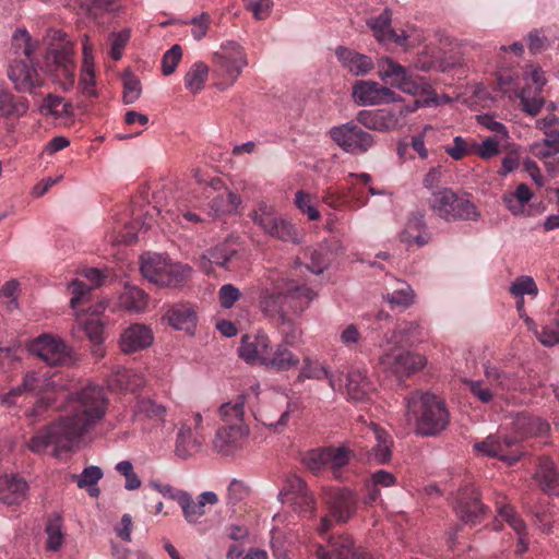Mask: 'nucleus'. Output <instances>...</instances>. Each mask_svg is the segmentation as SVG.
<instances>
[{"label":"nucleus","mask_w":559,"mask_h":559,"mask_svg":"<svg viewBox=\"0 0 559 559\" xmlns=\"http://www.w3.org/2000/svg\"><path fill=\"white\" fill-rule=\"evenodd\" d=\"M240 297V290L233 284H224L217 292L218 302L224 309H230Z\"/></svg>","instance_id":"63"},{"label":"nucleus","mask_w":559,"mask_h":559,"mask_svg":"<svg viewBox=\"0 0 559 559\" xmlns=\"http://www.w3.org/2000/svg\"><path fill=\"white\" fill-rule=\"evenodd\" d=\"M429 207L436 216L447 222L476 219L478 216L474 203L450 188L431 192Z\"/></svg>","instance_id":"7"},{"label":"nucleus","mask_w":559,"mask_h":559,"mask_svg":"<svg viewBox=\"0 0 559 559\" xmlns=\"http://www.w3.org/2000/svg\"><path fill=\"white\" fill-rule=\"evenodd\" d=\"M392 14L389 10H384L378 16H372L367 21V25L372 29L374 37L380 43H386L396 32L391 28Z\"/></svg>","instance_id":"46"},{"label":"nucleus","mask_w":559,"mask_h":559,"mask_svg":"<svg viewBox=\"0 0 559 559\" xmlns=\"http://www.w3.org/2000/svg\"><path fill=\"white\" fill-rule=\"evenodd\" d=\"M73 409L71 416L39 430L27 443L29 451L41 453L50 444L68 450L92 426L103 419L108 401L103 388L87 385L70 401Z\"/></svg>","instance_id":"2"},{"label":"nucleus","mask_w":559,"mask_h":559,"mask_svg":"<svg viewBox=\"0 0 559 559\" xmlns=\"http://www.w3.org/2000/svg\"><path fill=\"white\" fill-rule=\"evenodd\" d=\"M80 4L94 19L106 12L118 11L121 7L120 0H80Z\"/></svg>","instance_id":"52"},{"label":"nucleus","mask_w":559,"mask_h":559,"mask_svg":"<svg viewBox=\"0 0 559 559\" xmlns=\"http://www.w3.org/2000/svg\"><path fill=\"white\" fill-rule=\"evenodd\" d=\"M496 508L498 515L509 524V526L518 534V535H527L526 524L521 519V516L516 513V511L507 503V497L502 495H497L496 497Z\"/></svg>","instance_id":"42"},{"label":"nucleus","mask_w":559,"mask_h":559,"mask_svg":"<svg viewBox=\"0 0 559 559\" xmlns=\"http://www.w3.org/2000/svg\"><path fill=\"white\" fill-rule=\"evenodd\" d=\"M271 348L269 336L263 332H258L253 335H243L238 352L246 362L265 367Z\"/></svg>","instance_id":"22"},{"label":"nucleus","mask_w":559,"mask_h":559,"mask_svg":"<svg viewBox=\"0 0 559 559\" xmlns=\"http://www.w3.org/2000/svg\"><path fill=\"white\" fill-rule=\"evenodd\" d=\"M79 324L82 326L84 334L93 343L95 355H102L100 344L103 343V324L96 318L79 319Z\"/></svg>","instance_id":"50"},{"label":"nucleus","mask_w":559,"mask_h":559,"mask_svg":"<svg viewBox=\"0 0 559 559\" xmlns=\"http://www.w3.org/2000/svg\"><path fill=\"white\" fill-rule=\"evenodd\" d=\"M380 346L383 349L379 357L382 371L389 377H394L399 382L420 371L427 364L425 356L400 350V345H386L385 342H382Z\"/></svg>","instance_id":"8"},{"label":"nucleus","mask_w":559,"mask_h":559,"mask_svg":"<svg viewBox=\"0 0 559 559\" xmlns=\"http://www.w3.org/2000/svg\"><path fill=\"white\" fill-rule=\"evenodd\" d=\"M219 180L212 182V186L205 189L206 198H210L207 217H218L222 214L230 213L237 209L239 198L231 191L224 189L213 195Z\"/></svg>","instance_id":"27"},{"label":"nucleus","mask_w":559,"mask_h":559,"mask_svg":"<svg viewBox=\"0 0 559 559\" xmlns=\"http://www.w3.org/2000/svg\"><path fill=\"white\" fill-rule=\"evenodd\" d=\"M122 306L131 311H143L147 306V295L138 287H127L121 296Z\"/></svg>","instance_id":"51"},{"label":"nucleus","mask_w":559,"mask_h":559,"mask_svg":"<svg viewBox=\"0 0 559 559\" xmlns=\"http://www.w3.org/2000/svg\"><path fill=\"white\" fill-rule=\"evenodd\" d=\"M238 251L226 243L215 247L209 252V262L229 269V263L237 257Z\"/></svg>","instance_id":"55"},{"label":"nucleus","mask_w":559,"mask_h":559,"mask_svg":"<svg viewBox=\"0 0 559 559\" xmlns=\"http://www.w3.org/2000/svg\"><path fill=\"white\" fill-rule=\"evenodd\" d=\"M510 293L514 297H523L525 294L535 297L538 294V288L531 276H520L510 286Z\"/></svg>","instance_id":"61"},{"label":"nucleus","mask_w":559,"mask_h":559,"mask_svg":"<svg viewBox=\"0 0 559 559\" xmlns=\"http://www.w3.org/2000/svg\"><path fill=\"white\" fill-rule=\"evenodd\" d=\"M141 95V82L132 75L127 74L123 76V95L122 99L124 104H133L139 99Z\"/></svg>","instance_id":"62"},{"label":"nucleus","mask_w":559,"mask_h":559,"mask_svg":"<svg viewBox=\"0 0 559 559\" xmlns=\"http://www.w3.org/2000/svg\"><path fill=\"white\" fill-rule=\"evenodd\" d=\"M487 508L480 502L474 486L461 488L456 495L455 511L465 523L475 524L485 514Z\"/></svg>","instance_id":"23"},{"label":"nucleus","mask_w":559,"mask_h":559,"mask_svg":"<svg viewBox=\"0 0 559 559\" xmlns=\"http://www.w3.org/2000/svg\"><path fill=\"white\" fill-rule=\"evenodd\" d=\"M214 66L218 73L234 83L247 66L246 53L241 46L235 41H226L214 53Z\"/></svg>","instance_id":"17"},{"label":"nucleus","mask_w":559,"mask_h":559,"mask_svg":"<svg viewBox=\"0 0 559 559\" xmlns=\"http://www.w3.org/2000/svg\"><path fill=\"white\" fill-rule=\"evenodd\" d=\"M534 478L543 491L559 496V469L551 457H538Z\"/></svg>","instance_id":"31"},{"label":"nucleus","mask_w":559,"mask_h":559,"mask_svg":"<svg viewBox=\"0 0 559 559\" xmlns=\"http://www.w3.org/2000/svg\"><path fill=\"white\" fill-rule=\"evenodd\" d=\"M248 435V425H225L217 429L213 449L221 455L231 456L243 448Z\"/></svg>","instance_id":"21"},{"label":"nucleus","mask_w":559,"mask_h":559,"mask_svg":"<svg viewBox=\"0 0 559 559\" xmlns=\"http://www.w3.org/2000/svg\"><path fill=\"white\" fill-rule=\"evenodd\" d=\"M513 428L521 438H527L546 435L549 431L550 426L540 417L527 413H521L515 417Z\"/></svg>","instance_id":"38"},{"label":"nucleus","mask_w":559,"mask_h":559,"mask_svg":"<svg viewBox=\"0 0 559 559\" xmlns=\"http://www.w3.org/2000/svg\"><path fill=\"white\" fill-rule=\"evenodd\" d=\"M518 97L520 98L522 110L532 117L537 116L544 106V98L538 92H535L533 96H530L526 88H523L518 94Z\"/></svg>","instance_id":"59"},{"label":"nucleus","mask_w":559,"mask_h":559,"mask_svg":"<svg viewBox=\"0 0 559 559\" xmlns=\"http://www.w3.org/2000/svg\"><path fill=\"white\" fill-rule=\"evenodd\" d=\"M396 483V477L392 473L384 469L374 472L366 483V501L368 503L376 502L380 497L381 488L395 486Z\"/></svg>","instance_id":"41"},{"label":"nucleus","mask_w":559,"mask_h":559,"mask_svg":"<svg viewBox=\"0 0 559 559\" xmlns=\"http://www.w3.org/2000/svg\"><path fill=\"white\" fill-rule=\"evenodd\" d=\"M345 386L348 397L355 402L368 400L373 390L367 370L362 367H354L347 372Z\"/></svg>","instance_id":"33"},{"label":"nucleus","mask_w":559,"mask_h":559,"mask_svg":"<svg viewBox=\"0 0 559 559\" xmlns=\"http://www.w3.org/2000/svg\"><path fill=\"white\" fill-rule=\"evenodd\" d=\"M80 274L86 278L90 284L87 285L78 278L69 284V289L72 294L70 304L74 310L86 302L90 292L99 287L105 278L104 274L98 269H84Z\"/></svg>","instance_id":"25"},{"label":"nucleus","mask_w":559,"mask_h":559,"mask_svg":"<svg viewBox=\"0 0 559 559\" xmlns=\"http://www.w3.org/2000/svg\"><path fill=\"white\" fill-rule=\"evenodd\" d=\"M55 390V381H47L32 371L23 377L20 385L11 389L2 396L1 403L9 407L15 406L19 404L20 397L33 403L32 407L25 412V416L29 425H35L46 419L49 409L53 407L56 400L52 393Z\"/></svg>","instance_id":"3"},{"label":"nucleus","mask_w":559,"mask_h":559,"mask_svg":"<svg viewBox=\"0 0 559 559\" xmlns=\"http://www.w3.org/2000/svg\"><path fill=\"white\" fill-rule=\"evenodd\" d=\"M280 497L282 502L293 506L304 516L314 515L316 500L299 476L290 475L286 478Z\"/></svg>","instance_id":"16"},{"label":"nucleus","mask_w":559,"mask_h":559,"mask_svg":"<svg viewBox=\"0 0 559 559\" xmlns=\"http://www.w3.org/2000/svg\"><path fill=\"white\" fill-rule=\"evenodd\" d=\"M475 140L457 135L452 143L444 146V152L454 160H461L466 156L474 155Z\"/></svg>","instance_id":"48"},{"label":"nucleus","mask_w":559,"mask_h":559,"mask_svg":"<svg viewBox=\"0 0 559 559\" xmlns=\"http://www.w3.org/2000/svg\"><path fill=\"white\" fill-rule=\"evenodd\" d=\"M152 330L144 324H132L120 336V348L126 354L142 350L153 343Z\"/></svg>","instance_id":"28"},{"label":"nucleus","mask_w":559,"mask_h":559,"mask_svg":"<svg viewBox=\"0 0 559 559\" xmlns=\"http://www.w3.org/2000/svg\"><path fill=\"white\" fill-rule=\"evenodd\" d=\"M378 75L385 84L403 93L421 96L420 104L424 106L439 105L438 96L426 78L415 74L390 57L379 60Z\"/></svg>","instance_id":"5"},{"label":"nucleus","mask_w":559,"mask_h":559,"mask_svg":"<svg viewBox=\"0 0 559 559\" xmlns=\"http://www.w3.org/2000/svg\"><path fill=\"white\" fill-rule=\"evenodd\" d=\"M28 485L17 475L0 476V501L7 506L20 504L27 498Z\"/></svg>","instance_id":"30"},{"label":"nucleus","mask_w":559,"mask_h":559,"mask_svg":"<svg viewBox=\"0 0 559 559\" xmlns=\"http://www.w3.org/2000/svg\"><path fill=\"white\" fill-rule=\"evenodd\" d=\"M174 500H177L182 509L185 519L189 523H197L199 519L205 514L206 504H216L218 497L213 491L202 492L198 500L194 501L187 492L177 493L171 496Z\"/></svg>","instance_id":"24"},{"label":"nucleus","mask_w":559,"mask_h":559,"mask_svg":"<svg viewBox=\"0 0 559 559\" xmlns=\"http://www.w3.org/2000/svg\"><path fill=\"white\" fill-rule=\"evenodd\" d=\"M535 334L545 346H554L559 343V311L556 310L554 316L542 325L540 331H535Z\"/></svg>","instance_id":"49"},{"label":"nucleus","mask_w":559,"mask_h":559,"mask_svg":"<svg viewBox=\"0 0 559 559\" xmlns=\"http://www.w3.org/2000/svg\"><path fill=\"white\" fill-rule=\"evenodd\" d=\"M322 202L335 210L348 209L347 191L328 187L322 191Z\"/></svg>","instance_id":"57"},{"label":"nucleus","mask_w":559,"mask_h":559,"mask_svg":"<svg viewBox=\"0 0 559 559\" xmlns=\"http://www.w3.org/2000/svg\"><path fill=\"white\" fill-rule=\"evenodd\" d=\"M532 197L533 193L528 186L521 183L514 192H506L502 201L512 214L520 215L524 213L525 205Z\"/></svg>","instance_id":"44"},{"label":"nucleus","mask_w":559,"mask_h":559,"mask_svg":"<svg viewBox=\"0 0 559 559\" xmlns=\"http://www.w3.org/2000/svg\"><path fill=\"white\" fill-rule=\"evenodd\" d=\"M27 98L14 95L7 88L0 87V118L5 120L19 119L28 110Z\"/></svg>","instance_id":"36"},{"label":"nucleus","mask_w":559,"mask_h":559,"mask_svg":"<svg viewBox=\"0 0 559 559\" xmlns=\"http://www.w3.org/2000/svg\"><path fill=\"white\" fill-rule=\"evenodd\" d=\"M376 444L372 445L369 452V459L379 464H385L391 460L393 439L382 428L372 426L371 428Z\"/></svg>","instance_id":"40"},{"label":"nucleus","mask_w":559,"mask_h":559,"mask_svg":"<svg viewBox=\"0 0 559 559\" xmlns=\"http://www.w3.org/2000/svg\"><path fill=\"white\" fill-rule=\"evenodd\" d=\"M168 324L176 330L192 334L197 326V310L190 304L173 305L166 312Z\"/></svg>","instance_id":"34"},{"label":"nucleus","mask_w":559,"mask_h":559,"mask_svg":"<svg viewBox=\"0 0 559 559\" xmlns=\"http://www.w3.org/2000/svg\"><path fill=\"white\" fill-rule=\"evenodd\" d=\"M15 53L23 55L24 59L15 60L9 68V79L20 92L34 93L36 87L43 85V81L33 67L34 46L31 36L25 29H17L12 39Z\"/></svg>","instance_id":"6"},{"label":"nucleus","mask_w":559,"mask_h":559,"mask_svg":"<svg viewBox=\"0 0 559 559\" xmlns=\"http://www.w3.org/2000/svg\"><path fill=\"white\" fill-rule=\"evenodd\" d=\"M116 381L121 390L130 392H135L144 385L143 377L131 370H122L117 372Z\"/></svg>","instance_id":"60"},{"label":"nucleus","mask_w":559,"mask_h":559,"mask_svg":"<svg viewBox=\"0 0 559 559\" xmlns=\"http://www.w3.org/2000/svg\"><path fill=\"white\" fill-rule=\"evenodd\" d=\"M245 404L246 397L243 395H239L234 401L224 403L219 407L218 414L225 425H247L245 423Z\"/></svg>","instance_id":"43"},{"label":"nucleus","mask_w":559,"mask_h":559,"mask_svg":"<svg viewBox=\"0 0 559 559\" xmlns=\"http://www.w3.org/2000/svg\"><path fill=\"white\" fill-rule=\"evenodd\" d=\"M486 379L490 381V385H487L484 380H464V384L468 391L478 399L481 403H489L493 397V391L507 390L508 385L503 382V374L497 369H486Z\"/></svg>","instance_id":"26"},{"label":"nucleus","mask_w":559,"mask_h":559,"mask_svg":"<svg viewBox=\"0 0 559 559\" xmlns=\"http://www.w3.org/2000/svg\"><path fill=\"white\" fill-rule=\"evenodd\" d=\"M500 141L498 136H488L481 143L475 141L474 155L484 160H488L500 154Z\"/></svg>","instance_id":"58"},{"label":"nucleus","mask_w":559,"mask_h":559,"mask_svg":"<svg viewBox=\"0 0 559 559\" xmlns=\"http://www.w3.org/2000/svg\"><path fill=\"white\" fill-rule=\"evenodd\" d=\"M477 455L498 459L508 465L516 463L524 451L516 438L501 437L499 435H489L473 445Z\"/></svg>","instance_id":"13"},{"label":"nucleus","mask_w":559,"mask_h":559,"mask_svg":"<svg viewBox=\"0 0 559 559\" xmlns=\"http://www.w3.org/2000/svg\"><path fill=\"white\" fill-rule=\"evenodd\" d=\"M329 549L322 545L316 547V559H372V556L364 548L355 545L349 535L341 534L331 536L328 540Z\"/></svg>","instance_id":"18"},{"label":"nucleus","mask_w":559,"mask_h":559,"mask_svg":"<svg viewBox=\"0 0 559 559\" xmlns=\"http://www.w3.org/2000/svg\"><path fill=\"white\" fill-rule=\"evenodd\" d=\"M293 272L286 274L276 269L265 272L269 284L260 295V309L270 319L277 320L282 326L284 341L271 348L265 367L278 372L296 369L300 358L288 348L295 338L290 314H300L316 298L317 294L306 284L296 280Z\"/></svg>","instance_id":"1"},{"label":"nucleus","mask_w":559,"mask_h":559,"mask_svg":"<svg viewBox=\"0 0 559 559\" xmlns=\"http://www.w3.org/2000/svg\"><path fill=\"white\" fill-rule=\"evenodd\" d=\"M423 336V328L418 322H403L391 332H386L383 336V342L386 345H411L419 341Z\"/></svg>","instance_id":"39"},{"label":"nucleus","mask_w":559,"mask_h":559,"mask_svg":"<svg viewBox=\"0 0 559 559\" xmlns=\"http://www.w3.org/2000/svg\"><path fill=\"white\" fill-rule=\"evenodd\" d=\"M353 98L359 106L395 103L400 96L388 86L374 81H357L353 85Z\"/></svg>","instance_id":"19"},{"label":"nucleus","mask_w":559,"mask_h":559,"mask_svg":"<svg viewBox=\"0 0 559 559\" xmlns=\"http://www.w3.org/2000/svg\"><path fill=\"white\" fill-rule=\"evenodd\" d=\"M306 379L323 380L329 381V385L332 390L336 391L342 388L341 379L336 378L329 368L321 364L318 359L305 356L299 373L296 378L297 382H304Z\"/></svg>","instance_id":"29"},{"label":"nucleus","mask_w":559,"mask_h":559,"mask_svg":"<svg viewBox=\"0 0 559 559\" xmlns=\"http://www.w3.org/2000/svg\"><path fill=\"white\" fill-rule=\"evenodd\" d=\"M207 74L209 67L204 62L193 63L185 76L186 88L193 94L200 92L206 82Z\"/></svg>","instance_id":"47"},{"label":"nucleus","mask_w":559,"mask_h":559,"mask_svg":"<svg viewBox=\"0 0 559 559\" xmlns=\"http://www.w3.org/2000/svg\"><path fill=\"white\" fill-rule=\"evenodd\" d=\"M335 55L342 67L356 76L368 74L374 67L370 57L340 46Z\"/></svg>","instance_id":"32"},{"label":"nucleus","mask_w":559,"mask_h":559,"mask_svg":"<svg viewBox=\"0 0 559 559\" xmlns=\"http://www.w3.org/2000/svg\"><path fill=\"white\" fill-rule=\"evenodd\" d=\"M370 180V175L365 173L348 175L346 181L348 186L347 198L349 210H358L368 203V195L365 193V188L369 185Z\"/></svg>","instance_id":"37"},{"label":"nucleus","mask_w":559,"mask_h":559,"mask_svg":"<svg viewBox=\"0 0 559 559\" xmlns=\"http://www.w3.org/2000/svg\"><path fill=\"white\" fill-rule=\"evenodd\" d=\"M141 272L151 283L176 287L189 276L190 267L171 263L162 254H147L141 258Z\"/></svg>","instance_id":"9"},{"label":"nucleus","mask_w":559,"mask_h":559,"mask_svg":"<svg viewBox=\"0 0 559 559\" xmlns=\"http://www.w3.org/2000/svg\"><path fill=\"white\" fill-rule=\"evenodd\" d=\"M421 225H423V221L420 218L409 221L406 229L402 234V241L407 242L408 245L415 243L418 247L427 245L430 240V234L428 231L417 230V234L413 233L414 228L418 229Z\"/></svg>","instance_id":"56"},{"label":"nucleus","mask_w":559,"mask_h":559,"mask_svg":"<svg viewBox=\"0 0 559 559\" xmlns=\"http://www.w3.org/2000/svg\"><path fill=\"white\" fill-rule=\"evenodd\" d=\"M204 440V435L192 431L190 424H182L177 433L175 452L179 457L188 459L201 451Z\"/></svg>","instance_id":"35"},{"label":"nucleus","mask_w":559,"mask_h":559,"mask_svg":"<svg viewBox=\"0 0 559 559\" xmlns=\"http://www.w3.org/2000/svg\"><path fill=\"white\" fill-rule=\"evenodd\" d=\"M405 402L407 419L414 420L418 435L436 436L449 425L450 413L442 397L429 391L417 390Z\"/></svg>","instance_id":"4"},{"label":"nucleus","mask_w":559,"mask_h":559,"mask_svg":"<svg viewBox=\"0 0 559 559\" xmlns=\"http://www.w3.org/2000/svg\"><path fill=\"white\" fill-rule=\"evenodd\" d=\"M384 299L392 307L396 306L407 308L414 304L415 293L409 284L402 281H395L392 292H388Z\"/></svg>","instance_id":"45"},{"label":"nucleus","mask_w":559,"mask_h":559,"mask_svg":"<svg viewBox=\"0 0 559 559\" xmlns=\"http://www.w3.org/2000/svg\"><path fill=\"white\" fill-rule=\"evenodd\" d=\"M45 69L64 91L70 90L75 81L72 46L66 44L59 48H50L46 55Z\"/></svg>","instance_id":"14"},{"label":"nucleus","mask_w":559,"mask_h":559,"mask_svg":"<svg viewBox=\"0 0 559 559\" xmlns=\"http://www.w3.org/2000/svg\"><path fill=\"white\" fill-rule=\"evenodd\" d=\"M251 218L266 235L285 242L300 243L301 236L297 227L275 213L272 205L259 203L251 213Z\"/></svg>","instance_id":"12"},{"label":"nucleus","mask_w":559,"mask_h":559,"mask_svg":"<svg viewBox=\"0 0 559 559\" xmlns=\"http://www.w3.org/2000/svg\"><path fill=\"white\" fill-rule=\"evenodd\" d=\"M420 106H423L420 100H415L412 106L400 104L391 108L360 110L356 120L367 129L381 132L394 131L405 126L407 115Z\"/></svg>","instance_id":"10"},{"label":"nucleus","mask_w":559,"mask_h":559,"mask_svg":"<svg viewBox=\"0 0 559 559\" xmlns=\"http://www.w3.org/2000/svg\"><path fill=\"white\" fill-rule=\"evenodd\" d=\"M324 503L329 515L321 518L318 533L323 536L332 527L333 518L336 523L347 522L356 512L357 499L355 493L346 488H330L324 493Z\"/></svg>","instance_id":"11"},{"label":"nucleus","mask_w":559,"mask_h":559,"mask_svg":"<svg viewBox=\"0 0 559 559\" xmlns=\"http://www.w3.org/2000/svg\"><path fill=\"white\" fill-rule=\"evenodd\" d=\"M47 549L57 551L63 543L62 523L60 516H53L48 520L46 526Z\"/></svg>","instance_id":"53"},{"label":"nucleus","mask_w":559,"mask_h":559,"mask_svg":"<svg viewBox=\"0 0 559 559\" xmlns=\"http://www.w3.org/2000/svg\"><path fill=\"white\" fill-rule=\"evenodd\" d=\"M32 352L52 366L72 364L71 349L60 338L43 335L32 344Z\"/></svg>","instance_id":"20"},{"label":"nucleus","mask_w":559,"mask_h":559,"mask_svg":"<svg viewBox=\"0 0 559 559\" xmlns=\"http://www.w3.org/2000/svg\"><path fill=\"white\" fill-rule=\"evenodd\" d=\"M330 136L344 152L350 154H364L374 143L373 136L353 121L331 128Z\"/></svg>","instance_id":"15"},{"label":"nucleus","mask_w":559,"mask_h":559,"mask_svg":"<svg viewBox=\"0 0 559 559\" xmlns=\"http://www.w3.org/2000/svg\"><path fill=\"white\" fill-rule=\"evenodd\" d=\"M304 463L312 473H319L328 466L325 448L309 451L304 457Z\"/></svg>","instance_id":"64"},{"label":"nucleus","mask_w":559,"mask_h":559,"mask_svg":"<svg viewBox=\"0 0 559 559\" xmlns=\"http://www.w3.org/2000/svg\"><path fill=\"white\" fill-rule=\"evenodd\" d=\"M328 466L333 469L334 477L340 476V469L349 462L350 451L344 447L325 448Z\"/></svg>","instance_id":"54"}]
</instances>
